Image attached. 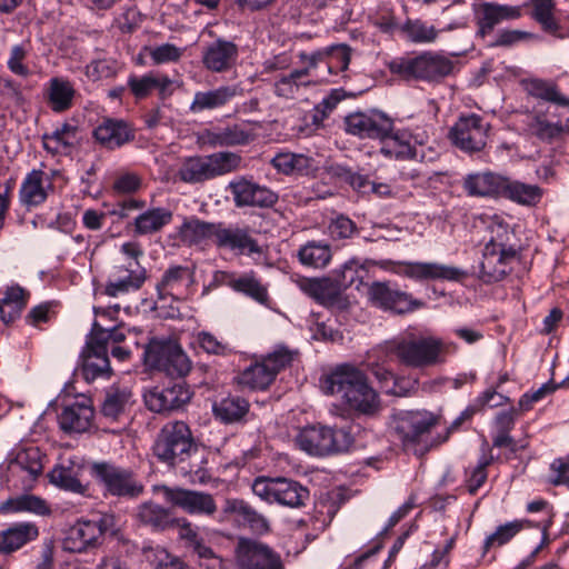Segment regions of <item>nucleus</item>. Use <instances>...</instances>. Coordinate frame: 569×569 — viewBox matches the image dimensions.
Segmentation results:
<instances>
[{
  "label": "nucleus",
  "mask_w": 569,
  "mask_h": 569,
  "mask_svg": "<svg viewBox=\"0 0 569 569\" xmlns=\"http://www.w3.org/2000/svg\"><path fill=\"white\" fill-rule=\"evenodd\" d=\"M345 126L348 133L360 139L383 140L393 133V120L377 109L348 114L345 118Z\"/></svg>",
  "instance_id": "2eb2a0df"
},
{
  "label": "nucleus",
  "mask_w": 569,
  "mask_h": 569,
  "mask_svg": "<svg viewBox=\"0 0 569 569\" xmlns=\"http://www.w3.org/2000/svg\"><path fill=\"white\" fill-rule=\"evenodd\" d=\"M493 457L491 455H482L478 465L472 470L467 480V489L470 495H476L478 489L486 482L488 478L487 468L492 463Z\"/></svg>",
  "instance_id": "0e129e2a"
},
{
  "label": "nucleus",
  "mask_w": 569,
  "mask_h": 569,
  "mask_svg": "<svg viewBox=\"0 0 569 569\" xmlns=\"http://www.w3.org/2000/svg\"><path fill=\"white\" fill-rule=\"evenodd\" d=\"M236 208H272L279 200L276 191L259 184L251 176H237L227 186Z\"/></svg>",
  "instance_id": "4468645a"
},
{
  "label": "nucleus",
  "mask_w": 569,
  "mask_h": 569,
  "mask_svg": "<svg viewBox=\"0 0 569 569\" xmlns=\"http://www.w3.org/2000/svg\"><path fill=\"white\" fill-rule=\"evenodd\" d=\"M532 6V18L539 22L545 31L556 32L559 24L553 17V0H530Z\"/></svg>",
  "instance_id": "5fc2aeb1"
},
{
  "label": "nucleus",
  "mask_w": 569,
  "mask_h": 569,
  "mask_svg": "<svg viewBox=\"0 0 569 569\" xmlns=\"http://www.w3.org/2000/svg\"><path fill=\"white\" fill-rule=\"evenodd\" d=\"M160 490L167 502L189 515L212 516L217 511L213 496L208 492L168 486H161Z\"/></svg>",
  "instance_id": "a211bd4d"
},
{
  "label": "nucleus",
  "mask_w": 569,
  "mask_h": 569,
  "mask_svg": "<svg viewBox=\"0 0 569 569\" xmlns=\"http://www.w3.org/2000/svg\"><path fill=\"white\" fill-rule=\"evenodd\" d=\"M528 92L533 98L555 103L560 107H569V99L559 90L557 84L541 79L530 80L528 83Z\"/></svg>",
  "instance_id": "3c124183"
},
{
  "label": "nucleus",
  "mask_w": 569,
  "mask_h": 569,
  "mask_svg": "<svg viewBox=\"0 0 569 569\" xmlns=\"http://www.w3.org/2000/svg\"><path fill=\"white\" fill-rule=\"evenodd\" d=\"M132 393L127 388H118L111 387L104 396V399L101 403L100 411L104 418L110 419L112 421L118 420V418L124 412L126 408L129 406Z\"/></svg>",
  "instance_id": "c03bdc74"
},
{
  "label": "nucleus",
  "mask_w": 569,
  "mask_h": 569,
  "mask_svg": "<svg viewBox=\"0 0 569 569\" xmlns=\"http://www.w3.org/2000/svg\"><path fill=\"white\" fill-rule=\"evenodd\" d=\"M213 282L218 286H227L233 291L244 295L260 305L269 301L268 288L261 282L253 271L237 274L229 271H217Z\"/></svg>",
  "instance_id": "4be33fe9"
},
{
  "label": "nucleus",
  "mask_w": 569,
  "mask_h": 569,
  "mask_svg": "<svg viewBox=\"0 0 569 569\" xmlns=\"http://www.w3.org/2000/svg\"><path fill=\"white\" fill-rule=\"evenodd\" d=\"M237 552L240 569H284L280 556L262 542L242 538Z\"/></svg>",
  "instance_id": "412c9836"
},
{
  "label": "nucleus",
  "mask_w": 569,
  "mask_h": 569,
  "mask_svg": "<svg viewBox=\"0 0 569 569\" xmlns=\"http://www.w3.org/2000/svg\"><path fill=\"white\" fill-rule=\"evenodd\" d=\"M192 276L193 273L188 267L172 266L168 268L156 286L158 298L160 300L167 297L179 299L183 288L192 281Z\"/></svg>",
  "instance_id": "473e14b6"
},
{
  "label": "nucleus",
  "mask_w": 569,
  "mask_h": 569,
  "mask_svg": "<svg viewBox=\"0 0 569 569\" xmlns=\"http://www.w3.org/2000/svg\"><path fill=\"white\" fill-rule=\"evenodd\" d=\"M9 469L12 472H27L29 478L34 480L41 475L43 469L40 450L31 447L19 451L10 462Z\"/></svg>",
  "instance_id": "49530a36"
},
{
  "label": "nucleus",
  "mask_w": 569,
  "mask_h": 569,
  "mask_svg": "<svg viewBox=\"0 0 569 569\" xmlns=\"http://www.w3.org/2000/svg\"><path fill=\"white\" fill-rule=\"evenodd\" d=\"M301 289L323 306L335 305L341 293V284L330 278L306 279L301 282Z\"/></svg>",
  "instance_id": "4c0bfd02"
},
{
  "label": "nucleus",
  "mask_w": 569,
  "mask_h": 569,
  "mask_svg": "<svg viewBox=\"0 0 569 569\" xmlns=\"http://www.w3.org/2000/svg\"><path fill=\"white\" fill-rule=\"evenodd\" d=\"M39 536L36 525L30 522L16 523L0 535V553H11Z\"/></svg>",
  "instance_id": "f704fd0d"
},
{
  "label": "nucleus",
  "mask_w": 569,
  "mask_h": 569,
  "mask_svg": "<svg viewBox=\"0 0 569 569\" xmlns=\"http://www.w3.org/2000/svg\"><path fill=\"white\" fill-rule=\"evenodd\" d=\"M298 258L305 266L323 268L331 259V249L327 243L309 241L299 249Z\"/></svg>",
  "instance_id": "de8ad7c7"
},
{
  "label": "nucleus",
  "mask_w": 569,
  "mask_h": 569,
  "mask_svg": "<svg viewBox=\"0 0 569 569\" xmlns=\"http://www.w3.org/2000/svg\"><path fill=\"white\" fill-rule=\"evenodd\" d=\"M368 297L373 306L397 315L412 312L423 306L421 300L415 299L410 293L387 281L372 282Z\"/></svg>",
  "instance_id": "dca6fc26"
},
{
  "label": "nucleus",
  "mask_w": 569,
  "mask_h": 569,
  "mask_svg": "<svg viewBox=\"0 0 569 569\" xmlns=\"http://www.w3.org/2000/svg\"><path fill=\"white\" fill-rule=\"evenodd\" d=\"M533 38L535 34L528 31L502 29L497 33L496 39L490 47L511 48L520 42L528 41Z\"/></svg>",
  "instance_id": "338daca9"
},
{
  "label": "nucleus",
  "mask_w": 569,
  "mask_h": 569,
  "mask_svg": "<svg viewBox=\"0 0 569 569\" xmlns=\"http://www.w3.org/2000/svg\"><path fill=\"white\" fill-rule=\"evenodd\" d=\"M197 342L207 353L227 356L232 352L228 343L218 340L216 336L208 331H200L197 335Z\"/></svg>",
  "instance_id": "774afa93"
},
{
  "label": "nucleus",
  "mask_w": 569,
  "mask_h": 569,
  "mask_svg": "<svg viewBox=\"0 0 569 569\" xmlns=\"http://www.w3.org/2000/svg\"><path fill=\"white\" fill-rule=\"evenodd\" d=\"M249 408L248 400L240 396H228L212 406L214 417L223 423L242 421Z\"/></svg>",
  "instance_id": "ea45409f"
},
{
  "label": "nucleus",
  "mask_w": 569,
  "mask_h": 569,
  "mask_svg": "<svg viewBox=\"0 0 569 569\" xmlns=\"http://www.w3.org/2000/svg\"><path fill=\"white\" fill-rule=\"evenodd\" d=\"M296 443L309 455L323 457L349 450L353 438L345 428L312 425L300 430L296 437Z\"/></svg>",
  "instance_id": "0eeeda50"
},
{
  "label": "nucleus",
  "mask_w": 569,
  "mask_h": 569,
  "mask_svg": "<svg viewBox=\"0 0 569 569\" xmlns=\"http://www.w3.org/2000/svg\"><path fill=\"white\" fill-rule=\"evenodd\" d=\"M52 188L51 180L42 170H32L21 183L19 190L20 202L28 207H38L48 198V189Z\"/></svg>",
  "instance_id": "c756f323"
},
{
  "label": "nucleus",
  "mask_w": 569,
  "mask_h": 569,
  "mask_svg": "<svg viewBox=\"0 0 569 569\" xmlns=\"http://www.w3.org/2000/svg\"><path fill=\"white\" fill-rule=\"evenodd\" d=\"M152 452L160 462L179 468L188 459L196 458L198 446L186 422L170 421L158 432L152 445Z\"/></svg>",
  "instance_id": "7ed1b4c3"
},
{
  "label": "nucleus",
  "mask_w": 569,
  "mask_h": 569,
  "mask_svg": "<svg viewBox=\"0 0 569 569\" xmlns=\"http://www.w3.org/2000/svg\"><path fill=\"white\" fill-rule=\"evenodd\" d=\"M296 352L284 346L277 347L272 352L247 367L239 382L252 390H266L276 380L280 371L289 367Z\"/></svg>",
  "instance_id": "9b49d317"
},
{
  "label": "nucleus",
  "mask_w": 569,
  "mask_h": 569,
  "mask_svg": "<svg viewBox=\"0 0 569 569\" xmlns=\"http://www.w3.org/2000/svg\"><path fill=\"white\" fill-rule=\"evenodd\" d=\"M271 164L283 174L313 176L319 167L315 158L303 153L281 152L276 154Z\"/></svg>",
  "instance_id": "2f4dec72"
},
{
  "label": "nucleus",
  "mask_w": 569,
  "mask_h": 569,
  "mask_svg": "<svg viewBox=\"0 0 569 569\" xmlns=\"http://www.w3.org/2000/svg\"><path fill=\"white\" fill-rule=\"evenodd\" d=\"M419 389V379L413 376H395L387 393L396 397H409L416 395Z\"/></svg>",
  "instance_id": "69168bd1"
},
{
  "label": "nucleus",
  "mask_w": 569,
  "mask_h": 569,
  "mask_svg": "<svg viewBox=\"0 0 569 569\" xmlns=\"http://www.w3.org/2000/svg\"><path fill=\"white\" fill-rule=\"evenodd\" d=\"M392 74L405 80L439 83L453 71V61L436 51H423L415 57H399L388 64Z\"/></svg>",
  "instance_id": "20e7f679"
},
{
  "label": "nucleus",
  "mask_w": 569,
  "mask_h": 569,
  "mask_svg": "<svg viewBox=\"0 0 569 569\" xmlns=\"http://www.w3.org/2000/svg\"><path fill=\"white\" fill-rule=\"evenodd\" d=\"M238 56L234 42L219 38L203 49L202 63L211 72H226L236 64Z\"/></svg>",
  "instance_id": "bb28decb"
},
{
  "label": "nucleus",
  "mask_w": 569,
  "mask_h": 569,
  "mask_svg": "<svg viewBox=\"0 0 569 569\" xmlns=\"http://www.w3.org/2000/svg\"><path fill=\"white\" fill-rule=\"evenodd\" d=\"M219 222H207L197 218H191L181 224L179 228V236L183 243L193 246L210 238L216 240Z\"/></svg>",
  "instance_id": "a19ab883"
},
{
  "label": "nucleus",
  "mask_w": 569,
  "mask_h": 569,
  "mask_svg": "<svg viewBox=\"0 0 569 569\" xmlns=\"http://www.w3.org/2000/svg\"><path fill=\"white\" fill-rule=\"evenodd\" d=\"M203 141L210 148L247 146L254 140V132L243 123L213 127L203 131Z\"/></svg>",
  "instance_id": "393cba45"
},
{
  "label": "nucleus",
  "mask_w": 569,
  "mask_h": 569,
  "mask_svg": "<svg viewBox=\"0 0 569 569\" xmlns=\"http://www.w3.org/2000/svg\"><path fill=\"white\" fill-rule=\"evenodd\" d=\"M521 8L519 6L500 4L496 2H482L476 9L477 36L486 38L495 28L505 22L519 19Z\"/></svg>",
  "instance_id": "5701e85b"
},
{
  "label": "nucleus",
  "mask_w": 569,
  "mask_h": 569,
  "mask_svg": "<svg viewBox=\"0 0 569 569\" xmlns=\"http://www.w3.org/2000/svg\"><path fill=\"white\" fill-rule=\"evenodd\" d=\"M399 273L417 281H460L467 277L465 270L438 262H400Z\"/></svg>",
  "instance_id": "b1692460"
},
{
  "label": "nucleus",
  "mask_w": 569,
  "mask_h": 569,
  "mask_svg": "<svg viewBox=\"0 0 569 569\" xmlns=\"http://www.w3.org/2000/svg\"><path fill=\"white\" fill-rule=\"evenodd\" d=\"M309 76V69H295L289 74L280 77L274 83V93L278 97L292 99L301 86L307 87L310 81L303 78Z\"/></svg>",
  "instance_id": "864d4df0"
},
{
  "label": "nucleus",
  "mask_w": 569,
  "mask_h": 569,
  "mask_svg": "<svg viewBox=\"0 0 569 569\" xmlns=\"http://www.w3.org/2000/svg\"><path fill=\"white\" fill-rule=\"evenodd\" d=\"M172 212L163 207L151 208L134 218V233L146 236L159 232L172 220Z\"/></svg>",
  "instance_id": "58836bf2"
},
{
  "label": "nucleus",
  "mask_w": 569,
  "mask_h": 569,
  "mask_svg": "<svg viewBox=\"0 0 569 569\" xmlns=\"http://www.w3.org/2000/svg\"><path fill=\"white\" fill-rule=\"evenodd\" d=\"M74 89L70 81L61 78H52L49 81L48 100L51 109L62 112L71 108Z\"/></svg>",
  "instance_id": "a18cd8bd"
},
{
  "label": "nucleus",
  "mask_w": 569,
  "mask_h": 569,
  "mask_svg": "<svg viewBox=\"0 0 569 569\" xmlns=\"http://www.w3.org/2000/svg\"><path fill=\"white\" fill-rule=\"evenodd\" d=\"M143 356L150 367L179 380H182L192 367L180 345L171 339H151L144 348Z\"/></svg>",
  "instance_id": "1a4fd4ad"
},
{
  "label": "nucleus",
  "mask_w": 569,
  "mask_h": 569,
  "mask_svg": "<svg viewBox=\"0 0 569 569\" xmlns=\"http://www.w3.org/2000/svg\"><path fill=\"white\" fill-rule=\"evenodd\" d=\"M94 141L106 150H117L132 142L136 129L124 119L102 117L92 131Z\"/></svg>",
  "instance_id": "6ab92c4d"
},
{
  "label": "nucleus",
  "mask_w": 569,
  "mask_h": 569,
  "mask_svg": "<svg viewBox=\"0 0 569 569\" xmlns=\"http://www.w3.org/2000/svg\"><path fill=\"white\" fill-rule=\"evenodd\" d=\"M241 167L242 157L232 151L191 156L181 161L177 170V178L184 183L202 184L218 177L233 173Z\"/></svg>",
  "instance_id": "f03ea898"
},
{
  "label": "nucleus",
  "mask_w": 569,
  "mask_h": 569,
  "mask_svg": "<svg viewBox=\"0 0 569 569\" xmlns=\"http://www.w3.org/2000/svg\"><path fill=\"white\" fill-rule=\"evenodd\" d=\"M94 409L90 400L76 401L63 408L58 417L59 426L64 432H84L92 423Z\"/></svg>",
  "instance_id": "c85d7f7f"
},
{
  "label": "nucleus",
  "mask_w": 569,
  "mask_h": 569,
  "mask_svg": "<svg viewBox=\"0 0 569 569\" xmlns=\"http://www.w3.org/2000/svg\"><path fill=\"white\" fill-rule=\"evenodd\" d=\"M329 395H339L358 415L375 416L380 410L378 392L369 385L367 375L359 368L345 363L332 370L323 381Z\"/></svg>",
  "instance_id": "f257e3e1"
},
{
  "label": "nucleus",
  "mask_w": 569,
  "mask_h": 569,
  "mask_svg": "<svg viewBox=\"0 0 569 569\" xmlns=\"http://www.w3.org/2000/svg\"><path fill=\"white\" fill-rule=\"evenodd\" d=\"M223 512L237 516L239 520L248 525L254 532L263 533L269 530V522L266 517L244 500L227 499L223 506Z\"/></svg>",
  "instance_id": "c9c22d12"
},
{
  "label": "nucleus",
  "mask_w": 569,
  "mask_h": 569,
  "mask_svg": "<svg viewBox=\"0 0 569 569\" xmlns=\"http://www.w3.org/2000/svg\"><path fill=\"white\" fill-rule=\"evenodd\" d=\"M81 372L88 382L94 381L98 378H109L112 370L108 352L83 350L81 352Z\"/></svg>",
  "instance_id": "79ce46f5"
},
{
  "label": "nucleus",
  "mask_w": 569,
  "mask_h": 569,
  "mask_svg": "<svg viewBox=\"0 0 569 569\" xmlns=\"http://www.w3.org/2000/svg\"><path fill=\"white\" fill-rule=\"evenodd\" d=\"M490 128V123L479 114L461 116L451 127L449 138L459 150L473 154L486 148Z\"/></svg>",
  "instance_id": "ddd939ff"
},
{
  "label": "nucleus",
  "mask_w": 569,
  "mask_h": 569,
  "mask_svg": "<svg viewBox=\"0 0 569 569\" xmlns=\"http://www.w3.org/2000/svg\"><path fill=\"white\" fill-rule=\"evenodd\" d=\"M147 280V270L139 261L126 260L117 264L106 283L104 293L118 297L139 290Z\"/></svg>",
  "instance_id": "aec40b11"
},
{
  "label": "nucleus",
  "mask_w": 569,
  "mask_h": 569,
  "mask_svg": "<svg viewBox=\"0 0 569 569\" xmlns=\"http://www.w3.org/2000/svg\"><path fill=\"white\" fill-rule=\"evenodd\" d=\"M505 177L492 172H477L468 174L462 182L463 190L470 197H499L501 196Z\"/></svg>",
  "instance_id": "7c9ffc66"
},
{
  "label": "nucleus",
  "mask_w": 569,
  "mask_h": 569,
  "mask_svg": "<svg viewBox=\"0 0 569 569\" xmlns=\"http://www.w3.org/2000/svg\"><path fill=\"white\" fill-rule=\"evenodd\" d=\"M137 520L154 531H164L179 525V519L172 518L169 509L153 502L146 501L138 506Z\"/></svg>",
  "instance_id": "72a5a7b5"
},
{
  "label": "nucleus",
  "mask_w": 569,
  "mask_h": 569,
  "mask_svg": "<svg viewBox=\"0 0 569 569\" xmlns=\"http://www.w3.org/2000/svg\"><path fill=\"white\" fill-rule=\"evenodd\" d=\"M91 473L102 486L106 495L123 499H137L144 486L130 468H123L112 462H93Z\"/></svg>",
  "instance_id": "9d476101"
},
{
  "label": "nucleus",
  "mask_w": 569,
  "mask_h": 569,
  "mask_svg": "<svg viewBox=\"0 0 569 569\" xmlns=\"http://www.w3.org/2000/svg\"><path fill=\"white\" fill-rule=\"evenodd\" d=\"M251 489L254 496L270 505L302 508L310 500V491L307 487L286 477H257Z\"/></svg>",
  "instance_id": "423d86ee"
},
{
  "label": "nucleus",
  "mask_w": 569,
  "mask_h": 569,
  "mask_svg": "<svg viewBox=\"0 0 569 569\" xmlns=\"http://www.w3.org/2000/svg\"><path fill=\"white\" fill-rule=\"evenodd\" d=\"M343 99L342 90L333 89L326 98L320 101L312 110V123L320 126L326 118L336 109Z\"/></svg>",
  "instance_id": "bf43d9fd"
},
{
  "label": "nucleus",
  "mask_w": 569,
  "mask_h": 569,
  "mask_svg": "<svg viewBox=\"0 0 569 569\" xmlns=\"http://www.w3.org/2000/svg\"><path fill=\"white\" fill-rule=\"evenodd\" d=\"M29 56V49L27 44H16L10 50L8 59V69L20 77L27 78L30 74V69L24 64V60Z\"/></svg>",
  "instance_id": "e2e57ef3"
},
{
  "label": "nucleus",
  "mask_w": 569,
  "mask_h": 569,
  "mask_svg": "<svg viewBox=\"0 0 569 569\" xmlns=\"http://www.w3.org/2000/svg\"><path fill=\"white\" fill-rule=\"evenodd\" d=\"M525 522L516 520L499 526L493 533L487 537L483 546L485 552L492 547H500L510 541L523 528Z\"/></svg>",
  "instance_id": "4d7b16f0"
},
{
  "label": "nucleus",
  "mask_w": 569,
  "mask_h": 569,
  "mask_svg": "<svg viewBox=\"0 0 569 569\" xmlns=\"http://www.w3.org/2000/svg\"><path fill=\"white\" fill-rule=\"evenodd\" d=\"M214 243L218 248L229 249L237 254L251 256L262 253L261 247L251 236L248 228L224 227L222 222H219Z\"/></svg>",
  "instance_id": "a878e982"
},
{
  "label": "nucleus",
  "mask_w": 569,
  "mask_h": 569,
  "mask_svg": "<svg viewBox=\"0 0 569 569\" xmlns=\"http://www.w3.org/2000/svg\"><path fill=\"white\" fill-rule=\"evenodd\" d=\"M1 510L9 512L29 511L39 516L50 513V507L46 500L32 495H22L17 498L8 499L2 503Z\"/></svg>",
  "instance_id": "8fccbe9b"
},
{
  "label": "nucleus",
  "mask_w": 569,
  "mask_h": 569,
  "mask_svg": "<svg viewBox=\"0 0 569 569\" xmlns=\"http://www.w3.org/2000/svg\"><path fill=\"white\" fill-rule=\"evenodd\" d=\"M400 30L405 38L413 43H431L439 34L435 26L421 19H407Z\"/></svg>",
  "instance_id": "09e8293b"
},
{
  "label": "nucleus",
  "mask_w": 569,
  "mask_h": 569,
  "mask_svg": "<svg viewBox=\"0 0 569 569\" xmlns=\"http://www.w3.org/2000/svg\"><path fill=\"white\" fill-rule=\"evenodd\" d=\"M203 462V457H201L198 452L196 453V458L188 459V461L181 465L179 468L180 471L184 475H190L191 481L193 483L204 485L211 479V473L207 468L202 466Z\"/></svg>",
  "instance_id": "052dcab7"
},
{
  "label": "nucleus",
  "mask_w": 569,
  "mask_h": 569,
  "mask_svg": "<svg viewBox=\"0 0 569 569\" xmlns=\"http://www.w3.org/2000/svg\"><path fill=\"white\" fill-rule=\"evenodd\" d=\"M87 76L93 81L112 78L118 72V63L112 59H97L87 66Z\"/></svg>",
  "instance_id": "680f3d73"
},
{
  "label": "nucleus",
  "mask_w": 569,
  "mask_h": 569,
  "mask_svg": "<svg viewBox=\"0 0 569 569\" xmlns=\"http://www.w3.org/2000/svg\"><path fill=\"white\" fill-rule=\"evenodd\" d=\"M241 94L242 89L238 84L220 86L206 91H197L190 104V111L192 113H201L207 110L220 109Z\"/></svg>",
  "instance_id": "cd10ccee"
},
{
  "label": "nucleus",
  "mask_w": 569,
  "mask_h": 569,
  "mask_svg": "<svg viewBox=\"0 0 569 569\" xmlns=\"http://www.w3.org/2000/svg\"><path fill=\"white\" fill-rule=\"evenodd\" d=\"M192 392L184 380L170 381L163 387H153L143 395L147 408L157 413L178 410L187 405Z\"/></svg>",
  "instance_id": "f3484780"
},
{
  "label": "nucleus",
  "mask_w": 569,
  "mask_h": 569,
  "mask_svg": "<svg viewBox=\"0 0 569 569\" xmlns=\"http://www.w3.org/2000/svg\"><path fill=\"white\" fill-rule=\"evenodd\" d=\"M50 482L61 489L84 495L87 486L78 479L77 471L72 466H56L49 473Z\"/></svg>",
  "instance_id": "603ef678"
},
{
  "label": "nucleus",
  "mask_w": 569,
  "mask_h": 569,
  "mask_svg": "<svg viewBox=\"0 0 569 569\" xmlns=\"http://www.w3.org/2000/svg\"><path fill=\"white\" fill-rule=\"evenodd\" d=\"M441 416L426 409L395 410L390 429L406 449L420 445L425 437L440 423Z\"/></svg>",
  "instance_id": "6e6552de"
},
{
  "label": "nucleus",
  "mask_w": 569,
  "mask_h": 569,
  "mask_svg": "<svg viewBox=\"0 0 569 569\" xmlns=\"http://www.w3.org/2000/svg\"><path fill=\"white\" fill-rule=\"evenodd\" d=\"M332 173L349 183L356 191L360 193L370 192L372 182L367 176L353 172L350 168L339 164L332 168Z\"/></svg>",
  "instance_id": "13d9d810"
},
{
  "label": "nucleus",
  "mask_w": 569,
  "mask_h": 569,
  "mask_svg": "<svg viewBox=\"0 0 569 569\" xmlns=\"http://www.w3.org/2000/svg\"><path fill=\"white\" fill-rule=\"evenodd\" d=\"M350 48L347 44H336L327 49L326 69L329 74H338L348 69Z\"/></svg>",
  "instance_id": "6e6d98bb"
},
{
  "label": "nucleus",
  "mask_w": 569,
  "mask_h": 569,
  "mask_svg": "<svg viewBox=\"0 0 569 569\" xmlns=\"http://www.w3.org/2000/svg\"><path fill=\"white\" fill-rule=\"evenodd\" d=\"M496 242L491 240L483 250V259L480 263L479 278L485 283H492L502 280L510 271L503 262L498 260L496 253Z\"/></svg>",
  "instance_id": "37998d69"
},
{
  "label": "nucleus",
  "mask_w": 569,
  "mask_h": 569,
  "mask_svg": "<svg viewBox=\"0 0 569 569\" xmlns=\"http://www.w3.org/2000/svg\"><path fill=\"white\" fill-rule=\"evenodd\" d=\"M114 527V517L110 513H97L90 519H79L68 531L64 549L71 552H84L102 543L103 536Z\"/></svg>",
  "instance_id": "f8f14e48"
},
{
  "label": "nucleus",
  "mask_w": 569,
  "mask_h": 569,
  "mask_svg": "<svg viewBox=\"0 0 569 569\" xmlns=\"http://www.w3.org/2000/svg\"><path fill=\"white\" fill-rule=\"evenodd\" d=\"M389 352L407 368L426 369L443 361V343L432 336L410 333L393 340Z\"/></svg>",
  "instance_id": "39448f33"
},
{
  "label": "nucleus",
  "mask_w": 569,
  "mask_h": 569,
  "mask_svg": "<svg viewBox=\"0 0 569 569\" xmlns=\"http://www.w3.org/2000/svg\"><path fill=\"white\" fill-rule=\"evenodd\" d=\"M501 196L518 204L535 207L542 198L543 191L537 184H528L505 177Z\"/></svg>",
  "instance_id": "e433bc0d"
}]
</instances>
